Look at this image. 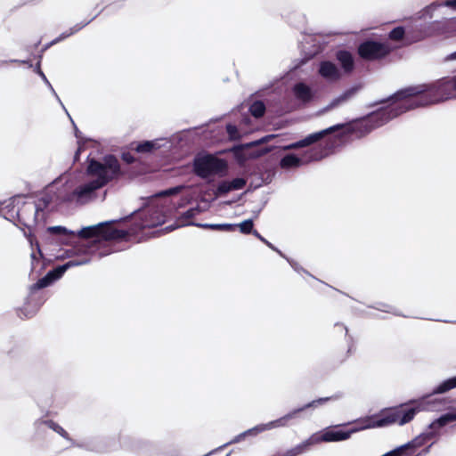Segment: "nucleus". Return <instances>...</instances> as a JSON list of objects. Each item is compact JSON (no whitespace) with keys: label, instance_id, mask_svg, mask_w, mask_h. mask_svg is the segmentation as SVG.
I'll list each match as a JSON object with an SVG mask.
<instances>
[{"label":"nucleus","instance_id":"12","mask_svg":"<svg viewBox=\"0 0 456 456\" xmlns=\"http://www.w3.org/2000/svg\"><path fill=\"white\" fill-rule=\"evenodd\" d=\"M129 216L125 217L123 220L127 219ZM121 219H119L120 221ZM118 222V220H111L108 222L99 223L95 225H90L86 227H83L80 231L77 232V235L82 239H94L93 242L90 245L99 244L102 240L103 232L102 226L106 224H111Z\"/></svg>","mask_w":456,"mask_h":456},{"label":"nucleus","instance_id":"7","mask_svg":"<svg viewBox=\"0 0 456 456\" xmlns=\"http://www.w3.org/2000/svg\"><path fill=\"white\" fill-rule=\"evenodd\" d=\"M342 397V394H335L331 396L327 397H320L318 399L313 400L300 407L295 408L286 413L285 415L281 416L282 420L285 424V427H289L290 425V422L296 419H309L312 414H307L306 411L308 410H314L322 405H323L325 403H328L330 401H336Z\"/></svg>","mask_w":456,"mask_h":456},{"label":"nucleus","instance_id":"32","mask_svg":"<svg viewBox=\"0 0 456 456\" xmlns=\"http://www.w3.org/2000/svg\"><path fill=\"white\" fill-rule=\"evenodd\" d=\"M48 232L53 234L65 236L67 239L74 238L76 235L73 231L68 230L66 227L61 225L51 226L48 228Z\"/></svg>","mask_w":456,"mask_h":456},{"label":"nucleus","instance_id":"9","mask_svg":"<svg viewBox=\"0 0 456 456\" xmlns=\"http://www.w3.org/2000/svg\"><path fill=\"white\" fill-rule=\"evenodd\" d=\"M390 47L384 43L367 40L358 47V54L361 58L368 61L384 58L390 53Z\"/></svg>","mask_w":456,"mask_h":456},{"label":"nucleus","instance_id":"63","mask_svg":"<svg viewBox=\"0 0 456 456\" xmlns=\"http://www.w3.org/2000/svg\"><path fill=\"white\" fill-rule=\"evenodd\" d=\"M31 258H32V264H33L34 261L37 259L36 258V254L34 252L31 254Z\"/></svg>","mask_w":456,"mask_h":456},{"label":"nucleus","instance_id":"23","mask_svg":"<svg viewBox=\"0 0 456 456\" xmlns=\"http://www.w3.org/2000/svg\"><path fill=\"white\" fill-rule=\"evenodd\" d=\"M426 444H427V441L423 437L422 434H419V436L414 437L412 440L401 445V447H403V452H407L411 456H418V455H416L417 449L423 446Z\"/></svg>","mask_w":456,"mask_h":456},{"label":"nucleus","instance_id":"5","mask_svg":"<svg viewBox=\"0 0 456 456\" xmlns=\"http://www.w3.org/2000/svg\"><path fill=\"white\" fill-rule=\"evenodd\" d=\"M90 261L91 258L86 257L81 261L69 260L61 265H58L53 270H50L43 278L39 279L36 283L30 286V294H33L38 289L50 286L53 282L59 280L70 267L86 265Z\"/></svg>","mask_w":456,"mask_h":456},{"label":"nucleus","instance_id":"40","mask_svg":"<svg viewBox=\"0 0 456 456\" xmlns=\"http://www.w3.org/2000/svg\"><path fill=\"white\" fill-rule=\"evenodd\" d=\"M232 191L241 190L247 183L246 179L242 177H236L232 181H229Z\"/></svg>","mask_w":456,"mask_h":456},{"label":"nucleus","instance_id":"30","mask_svg":"<svg viewBox=\"0 0 456 456\" xmlns=\"http://www.w3.org/2000/svg\"><path fill=\"white\" fill-rule=\"evenodd\" d=\"M149 444L148 442L140 440V439H134L129 441L128 443L123 442L122 446H124L126 449H129L135 452H141L143 451V449Z\"/></svg>","mask_w":456,"mask_h":456},{"label":"nucleus","instance_id":"18","mask_svg":"<svg viewBox=\"0 0 456 456\" xmlns=\"http://www.w3.org/2000/svg\"><path fill=\"white\" fill-rule=\"evenodd\" d=\"M319 74L328 81H337L340 78L341 73L337 65L330 61H323L319 66Z\"/></svg>","mask_w":456,"mask_h":456},{"label":"nucleus","instance_id":"3","mask_svg":"<svg viewBox=\"0 0 456 456\" xmlns=\"http://www.w3.org/2000/svg\"><path fill=\"white\" fill-rule=\"evenodd\" d=\"M425 396L422 400H411L395 407L385 408L379 414L366 416L359 419V423L365 429L379 428L397 424L404 426L411 422L416 414L421 411H439L444 405V399L428 400Z\"/></svg>","mask_w":456,"mask_h":456},{"label":"nucleus","instance_id":"58","mask_svg":"<svg viewBox=\"0 0 456 456\" xmlns=\"http://www.w3.org/2000/svg\"><path fill=\"white\" fill-rule=\"evenodd\" d=\"M336 326H340L342 327L344 330H345V332H346V335H347L348 333V330L346 326L342 325V324H339V323H337Z\"/></svg>","mask_w":456,"mask_h":456},{"label":"nucleus","instance_id":"34","mask_svg":"<svg viewBox=\"0 0 456 456\" xmlns=\"http://www.w3.org/2000/svg\"><path fill=\"white\" fill-rule=\"evenodd\" d=\"M232 189L231 187V183L229 181H222L218 183L217 187L215 190V196L220 197L227 194L228 192L232 191Z\"/></svg>","mask_w":456,"mask_h":456},{"label":"nucleus","instance_id":"4","mask_svg":"<svg viewBox=\"0 0 456 456\" xmlns=\"http://www.w3.org/2000/svg\"><path fill=\"white\" fill-rule=\"evenodd\" d=\"M227 169V163L210 154H197L192 161L194 174L206 179L211 175L223 174Z\"/></svg>","mask_w":456,"mask_h":456},{"label":"nucleus","instance_id":"35","mask_svg":"<svg viewBox=\"0 0 456 456\" xmlns=\"http://www.w3.org/2000/svg\"><path fill=\"white\" fill-rule=\"evenodd\" d=\"M405 29L402 26L394 28L388 34V37L394 41H400L403 38Z\"/></svg>","mask_w":456,"mask_h":456},{"label":"nucleus","instance_id":"16","mask_svg":"<svg viewBox=\"0 0 456 456\" xmlns=\"http://www.w3.org/2000/svg\"><path fill=\"white\" fill-rule=\"evenodd\" d=\"M53 200L51 194L45 193L41 196L36 202H29L23 205V211L30 214V218L33 223H37L39 212H43L45 208H48Z\"/></svg>","mask_w":456,"mask_h":456},{"label":"nucleus","instance_id":"24","mask_svg":"<svg viewBox=\"0 0 456 456\" xmlns=\"http://www.w3.org/2000/svg\"><path fill=\"white\" fill-rule=\"evenodd\" d=\"M336 57L337 60L340 62L345 72H351L354 69V58L348 51L339 50L337 52Z\"/></svg>","mask_w":456,"mask_h":456},{"label":"nucleus","instance_id":"2","mask_svg":"<svg viewBox=\"0 0 456 456\" xmlns=\"http://www.w3.org/2000/svg\"><path fill=\"white\" fill-rule=\"evenodd\" d=\"M86 174L94 178L87 181L72 191L60 197L61 202L86 204L95 197V191L121 175L120 164L114 155H106L102 161L92 159L88 161Z\"/></svg>","mask_w":456,"mask_h":456},{"label":"nucleus","instance_id":"64","mask_svg":"<svg viewBox=\"0 0 456 456\" xmlns=\"http://www.w3.org/2000/svg\"><path fill=\"white\" fill-rule=\"evenodd\" d=\"M67 116L69 117V118H71V116L69 113L67 112Z\"/></svg>","mask_w":456,"mask_h":456},{"label":"nucleus","instance_id":"62","mask_svg":"<svg viewBox=\"0 0 456 456\" xmlns=\"http://www.w3.org/2000/svg\"><path fill=\"white\" fill-rule=\"evenodd\" d=\"M79 153H80V149H77V151H76V154H75V160L78 159Z\"/></svg>","mask_w":456,"mask_h":456},{"label":"nucleus","instance_id":"11","mask_svg":"<svg viewBox=\"0 0 456 456\" xmlns=\"http://www.w3.org/2000/svg\"><path fill=\"white\" fill-rule=\"evenodd\" d=\"M452 421H456V408L433 420L421 434L428 443L432 439L437 438L440 436L439 429Z\"/></svg>","mask_w":456,"mask_h":456},{"label":"nucleus","instance_id":"52","mask_svg":"<svg viewBox=\"0 0 456 456\" xmlns=\"http://www.w3.org/2000/svg\"><path fill=\"white\" fill-rule=\"evenodd\" d=\"M446 61H452V60H456V51L452 53L451 54H449L446 58H445Z\"/></svg>","mask_w":456,"mask_h":456},{"label":"nucleus","instance_id":"17","mask_svg":"<svg viewBox=\"0 0 456 456\" xmlns=\"http://www.w3.org/2000/svg\"><path fill=\"white\" fill-rule=\"evenodd\" d=\"M202 212L200 206H196L193 208H189L188 210L183 212L176 219L175 225H170L166 227V230L167 231H173L178 227L182 226H188L191 225V223H193L192 221H190L192 217L196 216L197 215L200 214Z\"/></svg>","mask_w":456,"mask_h":456},{"label":"nucleus","instance_id":"21","mask_svg":"<svg viewBox=\"0 0 456 456\" xmlns=\"http://www.w3.org/2000/svg\"><path fill=\"white\" fill-rule=\"evenodd\" d=\"M292 92L297 100L302 102H309L314 98L312 88L304 82H298L292 87Z\"/></svg>","mask_w":456,"mask_h":456},{"label":"nucleus","instance_id":"20","mask_svg":"<svg viewBox=\"0 0 456 456\" xmlns=\"http://www.w3.org/2000/svg\"><path fill=\"white\" fill-rule=\"evenodd\" d=\"M358 87L357 86H352L346 91H344L340 95L334 98L326 107L322 109L321 112H326L330 110H332L334 108H338L346 102H347L349 100H351L357 93Z\"/></svg>","mask_w":456,"mask_h":456},{"label":"nucleus","instance_id":"28","mask_svg":"<svg viewBox=\"0 0 456 456\" xmlns=\"http://www.w3.org/2000/svg\"><path fill=\"white\" fill-rule=\"evenodd\" d=\"M95 17H96V15L88 20L81 21L79 23L75 24L68 31L62 32L58 37L59 40L62 41V40L68 38L69 37L76 34L77 32L80 31L83 28H85L86 25H88Z\"/></svg>","mask_w":456,"mask_h":456},{"label":"nucleus","instance_id":"14","mask_svg":"<svg viewBox=\"0 0 456 456\" xmlns=\"http://www.w3.org/2000/svg\"><path fill=\"white\" fill-rule=\"evenodd\" d=\"M314 444H320L322 442L330 443V442H340L345 441L350 438V435L348 430H341V429H331L325 428L322 433H314L312 435Z\"/></svg>","mask_w":456,"mask_h":456},{"label":"nucleus","instance_id":"61","mask_svg":"<svg viewBox=\"0 0 456 456\" xmlns=\"http://www.w3.org/2000/svg\"><path fill=\"white\" fill-rule=\"evenodd\" d=\"M36 245H37V251H38L39 256H43V254H42V252H41V249H40V247H39V244H38V242H37V241L36 242Z\"/></svg>","mask_w":456,"mask_h":456},{"label":"nucleus","instance_id":"37","mask_svg":"<svg viewBox=\"0 0 456 456\" xmlns=\"http://www.w3.org/2000/svg\"><path fill=\"white\" fill-rule=\"evenodd\" d=\"M253 235L256 236L258 240H260L262 242H264L268 248H270L272 250L277 252L281 257H285V255L277 248L274 245H273L270 241H268L266 239H265L257 231L253 232Z\"/></svg>","mask_w":456,"mask_h":456},{"label":"nucleus","instance_id":"25","mask_svg":"<svg viewBox=\"0 0 456 456\" xmlns=\"http://www.w3.org/2000/svg\"><path fill=\"white\" fill-rule=\"evenodd\" d=\"M193 226L200 227L203 229H209L220 232H233L237 228L236 224H201V223H191Z\"/></svg>","mask_w":456,"mask_h":456},{"label":"nucleus","instance_id":"43","mask_svg":"<svg viewBox=\"0 0 456 456\" xmlns=\"http://www.w3.org/2000/svg\"><path fill=\"white\" fill-rule=\"evenodd\" d=\"M284 258L289 262V264L290 265V266H291V267H292V268H293L297 273H301V272H303V273H305L309 274V273H308V272H307L306 270H305V269H304V268H303V267H302V266H301L297 262H296L295 260L290 259V258L287 257L286 256H285V257H284Z\"/></svg>","mask_w":456,"mask_h":456},{"label":"nucleus","instance_id":"44","mask_svg":"<svg viewBox=\"0 0 456 456\" xmlns=\"http://www.w3.org/2000/svg\"><path fill=\"white\" fill-rule=\"evenodd\" d=\"M362 430H366V429H365V428H363V426L362 424L359 423V419H357L356 420H354L353 422V427L350 429H348V433L351 436L353 434L362 431Z\"/></svg>","mask_w":456,"mask_h":456},{"label":"nucleus","instance_id":"36","mask_svg":"<svg viewBox=\"0 0 456 456\" xmlns=\"http://www.w3.org/2000/svg\"><path fill=\"white\" fill-rule=\"evenodd\" d=\"M253 226H254V224H253L252 219H247V220L243 221L242 223H240V224H237V227L240 228V232L244 233V234H249V233L253 234V232L255 231L253 229Z\"/></svg>","mask_w":456,"mask_h":456},{"label":"nucleus","instance_id":"41","mask_svg":"<svg viewBox=\"0 0 456 456\" xmlns=\"http://www.w3.org/2000/svg\"><path fill=\"white\" fill-rule=\"evenodd\" d=\"M225 128H226V132L231 139L234 140V139L239 138L240 134H239L238 128L235 125L227 124Z\"/></svg>","mask_w":456,"mask_h":456},{"label":"nucleus","instance_id":"59","mask_svg":"<svg viewBox=\"0 0 456 456\" xmlns=\"http://www.w3.org/2000/svg\"><path fill=\"white\" fill-rule=\"evenodd\" d=\"M51 46H52V45H50V42H49L48 44H46V45L43 47L42 52L46 51V50H47L48 48H50Z\"/></svg>","mask_w":456,"mask_h":456},{"label":"nucleus","instance_id":"33","mask_svg":"<svg viewBox=\"0 0 456 456\" xmlns=\"http://www.w3.org/2000/svg\"><path fill=\"white\" fill-rule=\"evenodd\" d=\"M446 6L449 8H452L453 10H456V0H446L442 3H432L428 6L425 8L426 12H429L431 11L436 10L438 7Z\"/></svg>","mask_w":456,"mask_h":456},{"label":"nucleus","instance_id":"15","mask_svg":"<svg viewBox=\"0 0 456 456\" xmlns=\"http://www.w3.org/2000/svg\"><path fill=\"white\" fill-rule=\"evenodd\" d=\"M103 241L110 240H126L128 237L135 235L139 231L134 225V223L127 230L116 229L109 226V224L102 226Z\"/></svg>","mask_w":456,"mask_h":456},{"label":"nucleus","instance_id":"47","mask_svg":"<svg viewBox=\"0 0 456 456\" xmlns=\"http://www.w3.org/2000/svg\"><path fill=\"white\" fill-rule=\"evenodd\" d=\"M121 159L126 164H133L135 161V158L130 152H122Z\"/></svg>","mask_w":456,"mask_h":456},{"label":"nucleus","instance_id":"54","mask_svg":"<svg viewBox=\"0 0 456 456\" xmlns=\"http://www.w3.org/2000/svg\"><path fill=\"white\" fill-rule=\"evenodd\" d=\"M21 314H22L26 318H30V317H32V316L34 315L35 312H31V313L27 314V313H24V311H23V310H21Z\"/></svg>","mask_w":456,"mask_h":456},{"label":"nucleus","instance_id":"60","mask_svg":"<svg viewBox=\"0 0 456 456\" xmlns=\"http://www.w3.org/2000/svg\"><path fill=\"white\" fill-rule=\"evenodd\" d=\"M24 235H25L26 237H28V240H29L30 244H31V245H33V240H32V238H31L30 234H29V235H28V234L26 233V232H24Z\"/></svg>","mask_w":456,"mask_h":456},{"label":"nucleus","instance_id":"56","mask_svg":"<svg viewBox=\"0 0 456 456\" xmlns=\"http://www.w3.org/2000/svg\"><path fill=\"white\" fill-rule=\"evenodd\" d=\"M269 151H271V148H267V147H266V148H265V149H264V150H263V151L258 154V156L263 155V154H265V153H267V152H269Z\"/></svg>","mask_w":456,"mask_h":456},{"label":"nucleus","instance_id":"49","mask_svg":"<svg viewBox=\"0 0 456 456\" xmlns=\"http://www.w3.org/2000/svg\"><path fill=\"white\" fill-rule=\"evenodd\" d=\"M48 88L51 90V93H52V94L56 97V99H57V100H58V102L61 103V105L62 106V108H63L64 110H66V109H65V107H64V105L62 104V102H61V99L59 98L58 94H56L55 90L53 89V86L51 85V87H48ZM65 111L67 112V110H65Z\"/></svg>","mask_w":456,"mask_h":456},{"label":"nucleus","instance_id":"1","mask_svg":"<svg viewBox=\"0 0 456 456\" xmlns=\"http://www.w3.org/2000/svg\"><path fill=\"white\" fill-rule=\"evenodd\" d=\"M454 97H456V76L444 77L428 84L407 86L398 90L387 99L379 101V103L386 105L361 118L331 126L282 148L288 151L307 147L328 134L335 133H337L336 137L338 138H343L349 134H355L357 138H361L407 111Z\"/></svg>","mask_w":456,"mask_h":456},{"label":"nucleus","instance_id":"55","mask_svg":"<svg viewBox=\"0 0 456 456\" xmlns=\"http://www.w3.org/2000/svg\"><path fill=\"white\" fill-rule=\"evenodd\" d=\"M71 121H73V120L71 119ZM72 124H73L74 128H75V135H76L77 138H79V131H78L77 127L76 126L75 123L72 122Z\"/></svg>","mask_w":456,"mask_h":456},{"label":"nucleus","instance_id":"22","mask_svg":"<svg viewBox=\"0 0 456 456\" xmlns=\"http://www.w3.org/2000/svg\"><path fill=\"white\" fill-rule=\"evenodd\" d=\"M102 242L101 241L99 244L96 245H86L85 246L84 252L86 254H89L92 256V257H96L98 259L102 258L106 256H109L111 254L114 249L110 246H102Z\"/></svg>","mask_w":456,"mask_h":456},{"label":"nucleus","instance_id":"57","mask_svg":"<svg viewBox=\"0 0 456 456\" xmlns=\"http://www.w3.org/2000/svg\"><path fill=\"white\" fill-rule=\"evenodd\" d=\"M59 42H61V41L59 40L58 37H56L55 39H53V41L50 42V45H52V46H53V45H56Z\"/></svg>","mask_w":456,"mask_h":456},{"label":"nucleus","instance_id":"8","mask_svg":"<svg viewBox=\"0 0 456 456\" xmlns=\"http://www.w3.org/2000/svg\"><path fill=\"white\" fill-rule=\"evenodd\" d=\"M23 196L16 195L4 201L1 211L4 213L5 219L10 220L15 224V221L22 224L23 226H28L29 224L26 221L23 211V205L27 204L23 200Z\"/></svg>","mask_w":456,"mask_h":456},{"label":"nucleus","instance_id":"31","mask_svg":"<svg viewBox=\"0 0 456 456\" xmlns=\"http://www.w3.org/2000/svg\"><path fill=\"white\" fill-rule=\"evenodd\" d=\"M265 105L262 101L256 100L249 106V112L256 118H262L265 113Z\"/></svg>","mask_w":456,"mask_h":456},{"label":"nucleus","instance_id":"6","mask_svg":"<svg viewBox=\"0 0 456 456\" xmlns=\"http://www.w3.org/2000/svg\"><path fill=\"white\" fill-rule=\"evenodd\" d=\"M138 212H140V220L134 222L138 231L156 227L165 223L166 215L162 207L150 206L142 210H134L131 216L136 215Z\"/></svg>","mask_w":456,"mask_h":456},{"label":"nucleus","instance_id":"45","mask_svg":"<svg viewBox=\"0 0 456 456\" xmlns=\"http://www.w3.org/2000/svg\"><path fill=\"white\" fill-rule=\"evenodd\" d=\"M247 436L245 435L244 432L237 435L236 436H234L230 442L224 444L223 446H220L219 449H222L229 444H236V443H240V441H242L243 439H245Z\"/></svg>","mask_w":456,"mask_h":456},{"label":"nucleus","instance_id":"50","mask_svg":"<svg viewBox=\"0 0 456 456\" xmlns=\"http://www.w3.org/2000/svg\"><path fill=\"white\" fill-rule=\"evenodd\" d=\"M24 216H25V219L26 221L29 224L28 226H26L27 228L30 229V227L34 224H36L37 223H33L31 220H28V218H30V214L28 212L25 213L24 214Z\"/></svg>","mask_w":456,"mask_h":456},{"label":"nucleus","instance_id":"46","mask_svg":"<svg viewBox=\"0 0 456 456\" xmlns=\"http://www.w3.org/2000/svg\"><path fill=\"white\" fill-rule=\"evenodd\" d=\"M181 189L182 188L179 186L172 187V188H169L166 191L159 192L158 195H164V196L175 195V194L180 192Z\"/></svg>","mask_w":456,"mask_h":456},{"label":"nucleus","instance_id":"53","mask_svg":"<svg viewBox=\"0 0 456 456\" xmlns=\"http://www.w3.org/2000/svg\"><path fill=\"white\" fill-rule=\"evenodd\" d=\"M446 61H452V60H456V51L452 53L451 54H449L446 58H445Z\"/></svg>","mask_w":456,"mask_h":456},{"label":"nucleus","instance_id":"13","mask_svg":"<svg viewBox=\"0 0 456 456\" xmlns=\"http://www.w3.org/2000/svg\"><path fill=\"white\" fill-rule=\"evenodd\" d=\"M36 425H38V426L45 425L47 428L53 429L54 432L58 433L61 436H62L66 440L71 442V445H73V446L84 448V449L89 450V451H97V452L103 451L100 446L91 445L89 444H85V443H76L69 437L68 432L62 427H61L59 424L55 423L54 421H53L51 419L37 420L36 422Z\"/></svg>","mask_w":456,"mask_h":456},{"label":"nucleus","instance_id":"48","mask_svg":"<svg viewBox=\"0 0 456 456\" xmlns=\"http://www.w3.org/2000/svg\"><path fill=\"white\" fill-rule=\"evenodd\" d=\"M433 444L434 443L430 444L429 445L425 447L423 450H421L419 452H418V453L416 452V455H418V456H425L428 453H429L430 448L432 447Z\"/></svg>","mask_w":456,"mask_h":456},{"label":"nucleus","instance_id":"38","mask_svg":"<svg viewBox=\"0 0 456 456\" xmlns=\"http://www.w3.org/2000/svg\"><path fill=\"white\" fill-rule=\"evenodd\" d=\"M371 307L374 309H377L379 311H381V312L393 314L395 315H399V313H397L396 310L393 306L384 304V303H377L374 305H372Z\"/></svg>","mask_w":456,"mask_h":456},{"label":"nucleus","instance_id":"26","mask_svg":"<svg viewBox=\"0 0 456 456\" xmlns=\"http://www.w3.org/2000/svg\"><path fill=\"white\" fill-rule=\"evenodd\" d=\"M160 148L159 140L142 141L136 143L134 150L138 153H150Z\"/></svg>","mask_w":456,"mask_h":456},{"label":"nucleus","instance_id":"51","mask_svg":"<svg viewBox=\"0 0 456 456\" xmlns=\"http://www.w3.org/2000/svg\"><path fill=\"white\" fill-rule=\"evenodd\" d=\"M11 62H20L22 64H28L29 68L32 67V64L28 61H20V60H11Z\"/></svg>","mask_w":456,"mask_h":456},{"label":"nucleus","instance_id":"39","mask_svg":"<svg viewBox=\"0 0 456 456\" xmlns=\"http://www.w3.org/2000/svg\"><path fill=\"white\" fill-rule=\"evenodd\" d=\"M277 136H278L277 134H268V135L263 136L262 138H260L258 140H256V141H253V142H250L247 143L246 146L247 147L258 146V145H261V144L268 142L269 141H271L272 139L276 138Z\"/></svg>","mask_w":456,"mask_h":456},{"label":"nucleus","instance_id":"42","mask_svg":"<svg viewBox=\"0 0 456 456\" xmlns=\"http://www.w3.org/2000/svg\"><path fill=\"white\" fill-rule=\"evenodd\" d=\"M34 71L42 78L44 83L48 86L51 87V83L47 79L46 76L41 69V61L40 60L37 61V63L35 66Z\"/></svg>","mask_w":456,"mask_h":456},{"label":"nucleus","instance_id":"27","mask_svg":"<svg viewBox=\"0 0 456 456\" xmlns=\"http://www.w3.org/2000/svg\"><path fill=\"white\" fill-rule=\"evenodd\" d=\"M456 387V376L447 379L434 387L432 395L444 394Z\"/></svg>","mask_w":456,"mask_h":456},{"label":"nucleus","instance_id":"10","mask_svg":"<svg viewBox=\"0 0 456 456\" xmlns=\"http://www.w3.org/2000/svg\"><path fill=\"white\" fill-rule=\"evenodd\" d=\"M308 154L309 155L306 157V159L299 158L293 153L287 154L281 159L280 167L283 169L298 167L305 163H307L310 161L320 160L326 156V153L324 152V151L320 150V149H315V148L312 149L308 152Z\"/></svg>","mask_w":456,"mask_h":456},{"label":"nucleus","instance_id":"29","mask_svg":"<svg viewBox=\"0 0 456 456\" xmlns=\"http://www.w3.org/2000/svg\"><path fill=\"white\" fill-rule=\"evenodd\" d=\"M95 17H96V15L88 20L81 21L79 23L75 24L68 31L62 32L58 37L59 40L62 41V40L68 38L69 37L76 34L77 32L80 31L83 28H85L86 25H88Z\"/></svg>","mask_w":456,"mask_h":456},{"label":"nucleus","instance_id":"19","mask_svg":"<svg viewBox=\"0 0 456 456\" xmlns=\"http://www.w3.org/2000/svg\"><path fill=\"white\" fill-rule=\"evenodd\" d=\"M279 428H285V424L281 417L267 423L258 424L251 428L247 429L244 431V433L246 436H256L263 432Z\"/></svg>","mask_w":456,"mask_h":456}]
</instances>
